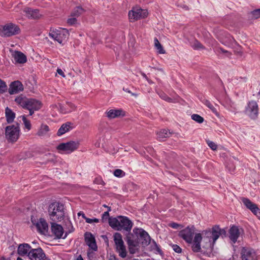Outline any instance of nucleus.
Wrapping results in <instances>:
<instances>
[{
    "label": "nucleus",
    "instance_id": "nucleus-1",
    "mask_svg": "<svg viewBox=\"0 0 260 260\" xmlns=\"http://www.w3.org/2000/svg\"><path fill=\"white\" fill-rule=\"evenodd\" d=\"M202 234L204 235V241H206L203 248L207 249V253H211L217 239L220 236L225 237L226 232L224 229H220L218 225H214L211 229L203 231Z\"/></svg>",
    "mask_w": 260,
    "mask_h": 260
},
{
    "label": "nucleus",
    "instance_id": "nucleus-2",
    "mask_svg": "<svg viewBox=\"0 0 260 260\" xmlns=\"http://www.w3.org/2000/svg\"><path fill=\"white\" fill-rule=\"evenodd\" d=\"M109 224L114 230L121 231L123 233L132 230L133 226V222L127 217L121 215L109 218Z\"/></svg>",
    "mask_w": 260,
    "mask_h": 260
},
{
    "label": "nucleus",
    "instance_id": "nucleus-3",
    "mask_svg": "<svg viewBox=\"0 0 260 260\" xmlns=\"http://www.w3.org/2000/svg\"><path fill=\"white\" fill-rule=\"evenodd\" d=\"M50 219L54 222H58L63 219L64 216V206L58 202L51 203L48 208Z\"/></svg>",
    "mask_w": 260,
    "mask_h": 260
},
{
    "label": "nucleus",
    "instance_id": "nucleus-4",
    "mask_svg": "<svg viewBox=\"0 0 260 260\" xmlns=\"http://www.w3.org/2000/svg\"><path fill=\"white\" fill-rule=\"evenodd\" d=\"M115 245L116 251L118 253L119 256L122 258L126 257L127 251L126 246L122 238V235L119 233H115L113 236Z\"/></svg>",
    "mask_w": 260,
    "mask_h": 260
},
{
    "label": "nucleus",
    "instance_id": "nucleus-5",
    "mask_svg": "<svg viewBox=\"0 0 260 260\" xmlns=\"http://www.w3.org/2000/svg\"><path fill=\"white\" fill-rule=\"evenodd\" d=\"M20 129L19 124L7 126L5 129L6 138L9 142H15L19 138Z\"/></svg>",
    "mask_w": 260,
    "mask_h": 260
},
{
    "label": "nucleus",
    "instance_id": "nucleus-6",
    "mask_svg": "<svg viewBox=\"0 0 260 260\" xmlns=\"http://www.w3.org/2000/svg\"><path fill=\"white\" fill-rule=\"evenodd\" d=\"M20 32V29L18 25L13 23H9L4 26L2 36L9 37L18 35Z\"/></svg>",
    "mask_w": 260,
    "mask_h": 260
},
{
    "label": "nucleus",
    "instance_id": "nucleus-7",
    "mask_svg": "<svg viewBox=\"0 0 260 260\" xmlns=\"http://www.w3.org/2000/svg\"><path fill=\"white\" fill-rule=\"evenodd\" d=\"M194 232L195 228L194 226H192L191 228L187 226L179 232V236L187 243H192Z\"/></svg>",
    "mask_w": 260,
    "mask_h": 260
},
{
    "label": "nucleus",
    "instance_id": "nucleus-8",
    "mask_svg": "<svg viewBox=\"0 0 260 260\" xmlns=\"http://www.w3.org/2000/svg\"><path fill=\"white\" fill-rule=\"evenodd\" d=\"M202 239L203 240V242L205 243V245L206 241H204V235H203L202 234L200 233H198L195 235V236L194 237L193 240H192V242L193 243L191 246L192 250L194 252H201L204 254H208L209 253L206 252V249H205V251H203L201 250V242L202 241ZM203 245H204V244ZM209 253L210 254L211 253Z\"/></svg>",
    "mask_w": 260,
    "mask_h": 260
},
{
    "label": "nucleus",
    "instance_id": "nucleus-9",
    "mask_svg": "<svg viewBox=\"0 0 260 260\" xmlns=\"http://www.w3.org/2000/svg\"><path fill=\"white\" fill-rule=\"evenodd\" d=\"M148 12L146 10L140 8H134L128 13V16L131 20L134 21L144 18L147 16Z\"/></svg>",
    "mask_w": 260,
    "mask_h": 260
},
{
    "label": "nucleus",
    "instance_id": "nucleus-10",
    "mask_svg": "<svg viewBox=\"0 0 260 260\" xmlns=\"http://www.w3.org/2000/svg\"><path fill=\"white\" fill-rule=\"evenodd\" d=\"M79 146V143L78 141H70L67 143H60L57 146V149L70 153L77 149Z\"/></svg>",
    "mask_w": 260,
    "mask_h": 260
},
{
    "label": "nucleus",
    "instance_id": "nucleus-11",
    "mask_svg": "<svg viewBox=\"0 0 260 260\" xmlns=\"http://www.w3.org/2000/svg\"><path fill=\"white\" fill-rule=\"evenodd\" d=\"M28 258L30 260H45L46 254L40 247L32 248L28 253Z\"/></svg>",
    "mask_w": 260,
    "mask_h": 260
},
{
    "label": "nucleus",
    "instance_id": "nucleus-12",
    "mask_svg": "<svg viewBox=\"0 0 260 260\" xmlns=\"http://www.w3.org/2000/svg\"><path fill=\"white\" fill-rule=\"evenodd\" d=\"M67 32L64 31V30H51L49 33V36L51 38L60 44L67 38Z\"/></svg>",
    "mask_w": 260,
    "mask_h": 260
},
{
    "label": "nucleus",
    "instance_id": "nucleus-13",
    "mask_svg": "<svg viewBox=\"0 0 260 260\" xmlns=\"http://www.w3.org/2000/svg\"><path fill=\"white\" fill-rule=\"evenodd\" d=\"M246 112L252 119L257 117L258 114V105L253 101L249 102L246 109Z\"/></svg>",
    "mask_w": 260,
    "mask_h": 260
},
{
    "label": "nucleus",
    "instance_id": "nucleus-14",
    "mask_svg": "<svg viewBox=\"0 0 260 260\" xmlns=\"http://www.w3.org/2000/svg\"><path fill=\"white\" fill-rule=\"evenodd\" d=\"M84 239L86 244L90 249L95 251L98 250V246L95 238L91 233L88 232H86L84 234Z\"/></svg>",
    "mask_w": 260,
    "mask_h": 260
},
{
    "label": "nucleus",
    "instance_id": "nucleus-15",
    "mask_svg": "<svg viewBox=\"0 0 260 260\" xmlns=\"http://www.w3.org/2000/svg\"><path fill=\"white\" fill-rule=\"evenodd\" d=\"M242 260H256V255L253 250L243 247L241 250Z\"/></svg>",
    "mask_w": 260,
    "mask_h": 260
},
{
    "label": "nucleus",
    "instance_id": "nucleus-16",
    "mask_svg": "<svg viewBox=\"0 0 260 260\" xmlns=\"http://www.w3.org/2000/svg\"><path fill=\"white\" fill-rule=\"evenodd\" d=\"M23 90V85L22 83L18 81L12 82L9 88V92L10 94H14L18 93Z\"/></svg>",
    "mask_w": 260,
    "mask_h": 260
},
{
    "label": "nucleus",
    "instance_id": "nucleus-17",
    "mask_svg": "<svg viewBox=\"0 0 260 260\" xmlns=\"http://www.w3.org/2000/svg\"><path fill=\"white\" fill-rule=\"evenodd\" d=\"M240 235V229L237 226L233 225L229 230V238L235 244Z\"/></svg>",
    "mask_w": 260,
    "mask_h": 260
},
{
    "label": "nucleus",
    "instance_id": "nucleus-18",
    "mask_svg": "<svg viewBox=\"0 0 260 260\" xmlns=\"http://www.w3.org/2000/svg\"><path fill=\"white\" fill-rule=\"evenodd\" d=\"M51 231L57 239H60L63 234L62 226L54 222L51 223Z\"/></svg>",
    "mask_w": 260,
    "mask_h": 260
},
{
    "label": "nucleus",
    "instance_id": "nucleus-19",
    "mask_svg": "<svg viewBox=\"0 0 260 260\" xmlns=\"http://www.w3.org/2000/svg\"><path fill=\"white\" fill-rule=\"evenodd\" d=\"M32 249L28 244L22 243L19 245L17 251L19 255L21 256L26 255L28 257V253Z\"/></svg>",
    "mask_w": 260,
    "mask_h": 260
},
{
    "label": "nucleus",
    "instance_id": "nucleus-20",
    "mask_svg": "<svg viewBox=\"0 0 260 260\" xmlns=\"http://www.w3.org/2000/svg\"><path fill=\"white\" fill-rule=\"evenodd\" d=\"M26 109H32L35 111H38L41 109L42 103L38 100L34 99H29Z\"/></svg>",
    "mask_w": 260,
    "mask_h": 260
},
{
    "label": "nucleus",
    "instance_id": "nucleus-21",
    "mask_svg": "<svg viewBox=\"0 0 260 260\" xmlns=\"http://www.w3.org/2000/svg\"><path fill=\"white\" fill-rule=\"evenodd\" d=\"M26 16L28 18L38 19L41 16L39 11L37 9H32L31 8H27L24 10Z\"/></svg>",
    "mask_w": 260,
    "mask_h": 260
},
{
    "label": "nucleus",
    "instance_id": "nucleus-22",
    "mask_svg": "<svg viewBox=\"0 0 260 260\" xmlns=\"http://www.w3.org/2000/svg\"><path fill=\"white\" fill-rule=\"evenodd\" d=\"M39 228H37L38 231L42 234H45L48 231V225L46 220L40 218L39 222Z\"/></svg>",
    "mask_w": 260,
    "mask_h": 260
},
{
    "label": "nucleus",
    "instance_id": "nucleus-23",
    "mask_svg": "<svg viewBox=\"0 0 260 260\" xmlns=\"http://www.w3.org/2000/svg\"><path fill=\"white\" fill-rule=\"evenodd\" d=\"M124 115V112L121 109H111L107 112V117L110 119Z\"/></svg>",
    "mask_w": 260,
    "mask_h": 260
},
{
    "label": "nucleus",
    "instance_id": "nucleus-24",
    "mask_svg": "<svg viewBox=\"0 0 260 260\" xmlns=\"http://www.w3.org/2000/svg\"><path fill=\"white\" fill-rule=\"evenodd\" d=\"M140 237L139 239L141 241L142 244L144 246L148 245L151 241V238L145 230L141 231Z\"/></svg>",
    "mask_w": 260,
    "mask_h": 260
},
{
    "label": "nucleus",
    "instance_id": "nucleus-25",
    "mask_svg": "<svg viewBox=\"0 0 260 260\" xmlns=\"http://www.w3.org/2000/svg\"><path fill=\"white\" fill-rule=\"evenodd\" d=\"M14 58L15 61L19 63H24L27 61L26 55L18 51L15 52Z\"/></svg>",
    "mask_w": 260,
    "mask_h": 260
},
{
    "label": "nucleus",
    "instance_id": "nucleus-26",
    "mask_svg": "<svg viewBox=\"0 0 260 260\" xmlns=\"http://www.w3.org/2000/svg\"><path fill=\"white\" fill-rule=\"evenodd\" d=\"M125 235L124 240L126 241L127 245H131V243H138V241L134 239L135 235L131 232V230L125 231L123 233Z\"/></svg>",
    "mask_w": 260,
    "mask_h": 260
},
{
    "label": "nucleus",
    "instance_id": "nucleus-27",
    "mask_svg": "<svg viewBox=\"0 0 260 260\" xmlns=\"http://www.w3.org/2000/svg\"><path fill=\"white\" fill-rule=\"evenodd\" d=\"M241 201L244 205L251 212L255 211V209H257V205L252 203L249 199L245 198H242Z\"/></svg>",
    "mask_w": 260,
    "mask_h": 260
},
{
    "label": "nucleus",
    "instance_id": "nucleus-28",
    "mask_svg": "<svg viewBox=\"0 0 260 260\" xmlns=\"http://www.w3.org/2000/svg\"><path fill=\"white\" fill-rule=\"evenodd\" d=\"M28 100L29 99L21 94L16 98L15 101L22 108L26 109Z\"/></svg>",
    "mask_w": 260,
    "mask_h": 260
},
{
    "label": "nucleus",
    "instance_id": "nucleus-29",
    "mask_svg": "<svg viewBox=\"0 0 260 260\" xmlns=\"http://www.w3.org/2000/svg\"><path fill=\"white\" fill-rule=\"evenodd\" d=\"M72 123L70 122H66L63 124L58 130L57 135L60 136L67 132H69L70 129H72L71 127Z\"/></svg>",
    "mask_w": 260,
    "mask_h": 260
},
{
    "label": "nucleus",
    "instance_id": "nucleus-30",
    "mask_svg": "<svg viewBox=\"0 0 260 260\" xmlns=\"http://www.w3.org/2000/svg\"><path fill=\"white\" fill-rule=\"evenodd\" d=\"M6 117L8 123H12L15 117V114L11 109L7 107L5 109Z\"/></svg>",
    "mask_w": 260,
    "mask_h": 260
},
{
    "label": "nucleus",
    "instance_id": "nucleus-31",
    "mask_svg": "<svg viewBox=\"0 0 260 260\" xmlns=\"http://www.w3.org/2000/svg\"><path fill=\"white\" fill-rule=\"evenodd\" d=\"M157 138L159 140L161 141L164 138H167L169 137L171 133L170 132H168L167 129H164L160 131L159 132L157 133Z\"/></svg>",
    "mask_w": 260,
    "mask_h": 260
},
{
    "label": "nucleus",
    "instance_id": "nucleus-32",
    "mask_svg": "<svg viewBox=\"0 0 260 260\" xmlns=\"http://www.w3.org/2000/svg\"><path fill=\"white\" fill-rule=\"evenodd\" d=\"M49 131V126L45 124H42L37 134L39 136H44Z\"/></svg>",
    "mask_w": 260,
    "mask_h": 260
},
{
    "label": "nucleus",
    "instance_id": "nucleus-33",
    "mask_svg": "<svg viewBox=\"0 0 260 260\" xmlns=\"http://www.w3.org/2000/svg\"><path fill=\"white\" fill-rule=\"evenodd\" d=\"M151 250L154 251L155 253H158L160 255L163 254V252L160 249L159 246L157 244L156 242L154 240L152 241V243L150 246Z\"/></svg>",
    "mask_w": 260,
    "mask_h": 260
},
{
    "label": "nucleus",
    "instance_id": "nucleus-34",
    "mask_svg": "<svg viewBox=\"0 0 260 260\" xmlns=\"http://www.w3.org/2000/svg\"><path fill=\"white\" fill-rule=\"evenodd\" d=\"M85 12L84 9L81 6L76 7L72 13V16L78 17Z\"/></svg>",
    "mask_w": 260,
    "mask_h": 260
},
{
    "label": "nucleus",
    "instance_id": "nucleus-35",
    "mask_svg": "<svg viewBox=\"0 0 260 260\" xmlns=\"http://www.w3.org/2000/svg\"><path fill=\"white\" fill-rule=\"evenodd\" d=\"M154 41L155 47L158 50V52L160 54L165 53V50L164 49L162 45L160 44L157 39L155 38Z\"/></svg>",
    "mask_w": 260,
    "mask_h": 260
},
{
    "label": "nucleus",
    "instance_id": "nucleus-36",
    "mask_svg": "<svg viewBox=\"0 0 260 260\" xmlns=\"http://www.w3.org/2000/svg\"><path fill=\"white\" fill-rule=\"evenodd\" d=\"M225 108L227 109L232 110V109H235V104L230 99H225V101L223 103H221Z\"/></svg>",
    "mask_w": 260,
    "mask_h": 260
},
{
    "label": "nucleus",
    "instance_id": "nucleus-37",
    "mask_svg": "<svg viewBox=\"0 0 260 260\" xmlns=\"http://www.w3.org/2000/svg\"><path fill=\"white\" fill-rule=\"evenodd\" d=\"M203 103L205 104L207 107H208L215 115H218V113L217 112L216 108L211 104L210 102L207 100H204Z\"/></svg>",
    "mask_w": 260,
    "mask_h": 260
},
{
    "label": "nucleus",
    "instance_id": "nucleus-38",
    "mask_svg": "<svg viewBox=\"0 0 260 260\" xmlns=\"http://www.w3.org/2000/svg\"><path fill=\"white\" fill-rule=\"evenodd\" d=\"M138 243H131V245H128V251L132 254H134L136 253L138 249L136 247L138 246Z\"/></svg>",
    "mask_w": 260,
    "mask_h": 260
},
{
    "label": "nucleus",
    "instance_id": "nucleus-39",
    "mask_svg": "<svg viewBox=\"0 0 260 260\" xmlns=\"http://www.w3.org/2000/svg\"><path fill=\"white\" fill-rule=\"evenodd\" d=\"M192 47L196 50L204 49V46L198 40H195L191 45Z\"/></svg>",
    "mask_w": 260,
    "mask_h": 260
},
{
    "label": "nucleus",
    "instance_id": "nucleus-40",
    "mask_svg": "<svg viewBox=\"0 0 260 260\" xmlns=\"http://www.w3.org/2000/svg\"><path fill=\"white\" fill-rule=\"evenodd\" d=\"M191 119L199 123H203L204 120L203 117L197 114H192L191 115Z\"/></svg>",
    "mask_w": 260,
    "mask_h": 260
},
{
    "label": "nucleus",
    "instance_id": "nucleus-41",
    "mask_svg": "<svg viewBox=\"0 0 260 260\" xmlns=\"http://www.w3.org/2000/svg\"><path fill=\"white\" fill-rule=\"evenodd\" d=\"M158 94L160 98H161L162 100L167 101L168 102H172L173 100L169 98L165 93H164L162 91H160L159 92H158Z\"/></svg>",
    "mask_w": 260,
    "mask_h": 260
},
{
    "label": "nucleus",
    "instance_id": "nucleus-42",
    "mask_svg": "<svg viewBox=\"0 0 260 260\" xmlns=\"http://www.w3.org/2000/svg\"><path fill=\"white\" fill-rule=\"evenodd\" d=\"M7 89V86L6 82L0 79V93L5 92Z\"/></svg>",
    "mask_w": 260,
    "mask_h": 260
},
{
    "label": "nucleus",
    "instance_id": "nucleus-43",
    "mask_svg": "<svg viewBox=\"0 0 260 260\" xmlns=\"http://www.w3.org/2000/svg\"><path fill=\"white\" fill-rule=\"evenodd\" d=\"M114 175L117 177H122L125 175V173L121 169H116L114 171Z\"/></svg>",
    "mask_w": 260,
    "mask_h": 260
},
{
    "label": "nucleus",
    "instance_id": "nucleus-44",
    "mask_svg": "<svg viewBox=\"0 0 260 260\" xmlns=\"http://www.w3.org/2000/svg\"><path fill=\"white\" fill-rule=\"evenodd\" d=\"M251 18L254 19H257L260 17V9H257L253 10L250 13Z\"/></svg>",
    "mask_w": 260,
    "mask_h": 260
},
{
    "label": "nucleus",
    "instance_id": "nucleus-45",
    "mask_svg": "<svg viewBox=\"0 0 260 260\" xmlns=\"http://www.w3.org/2000/svg\"><path fill=\"white\" fill-rule=\"evenodd\" d=\"M22 120L24 124L25 127L28 130H30L31 128V124L30 121L27 120L25 116L23 115L22 116Z\"/></svg>",
    "mask_w": 260,
    "mask_h": 260
},
{
    "label": "nucleus",
    "instance_id": "nucleus-46",
    "mask_svg": "<svg viewBox=\"0 0 260 260\" xmlns=\"http://www.w3.org/2000/svg\"><path fill=\"white\" fill-rule=\"evenodd\" d=\"M144 231V230L141 229V228H135L134 229H133V233L135 235H136V236L137 237V239L136 240H138L139 239V237H140L141 236V231Z\"/></svg>",
    "mask_w": 260,
    "mask_h": 260
},
{
    "label": "nucleus",
    "instance_id": "nucleus-47",
    "mask_svg": "<svg viewBox=\"0 0 260 260\" xmlns=\"http://www.w3.org/2000/svg\"><path fill=\"white\" fill-rule=\"evenodd\" d=\"M207 143L209 146V147L213 150H215L217 149V145L212 141H210L209 140L207 141Z\"/></svg>",
    "mask_w": 260,
    "mask_h": 260
},
{
    "label": "nucleus",
    "instance_id": "nucleus-48",
    "mask_svg": "<svg viewBox=\"0 0 260 260\" xmlns=\"http://www.w3.org/2000/svg\"><path fill=\"white\" fill-rule=\"evenodd\" d=\"M172 248L174 251L178 253H180L182 252L181 248L176 244H173Z\"/></svg>",
    "mask_w": 260,
    "mask_h": 260
},
{
    "label": "nucleus",
    "instance_id": "nucleus-49",
    "mask_svg": "<svg viewBox=\"0 0 260 260\" xmlns=\"http://www.w3.org/2000/svg\"><path fill=\"white\" fill-rule=\"evenodd\" d=\"M110 217H109V213H108V211H106L102 214V220L104 222L106 221L107 219H109Z\"/></svg>",
    "mask_w": 260,
    "mask_h": 260
},
{
    "label": "nucleus",
    "instance_id": "nucleus-50",
    "mask_svg": "<svg viewBox=\"0 0 260 260\" xmlns=\"http://www.w3.org/2000/svg\"><path fill=\"white\" fill-rule=\"evenodd\" d=\"M31 221L32 223L35 225L36 228H39V220L38 221L34 216H31Z\"/></svg>",
    "mask_w": 260,
    "mask_h": 260
},
{
    "label": "nucleus",
    "instance_id": "nucleus-51",
    "mask_svg": "<svg viewBox=\"0 0 260 260\" xmlns=\"http://www.w3.org/2000/svg\"><path fill=\"white\" fill-rule=\"evenodd\" d=\"M169 226L174 229H178L180 227L182 228V226L179 224L175 222H171L169 224Z\"/></svg>",
    "mask_w": 260,
    "mask_h": 260
},
{
    "label": "nucleus",
    "instance_id": "nucleus-52",
    "mask_svg": "<svg viewBox=\"0 0 260 260\" xmlns=\"http://www.w3.org/2000/svg\"><path fill=\"white\" fill-rule=\"evenodd\" d=\"M77 22V19L75 18H69L68 20V24L70 25H73L75 24Z\"/></svg>",
    "mask_w": 260,
    "mask_h": 260
},
{
    "label": "nucleus",
    "instance_id": "nucleus-53",
    "mask_svg": "<svg viewBox=\"0 0 260 260\" xmlns=\"http://www.w3.org/2000/svg\"><path fill=\"white\" fill-rule=\"evenodd\" d=\"M252 212L260 219V209L258 207H257V209H255V211Z\"/></svg>",
    "mask_w": 260,
    "mask_h": 260
},
{
    "label": "nucleus",
    "instance_id": "nucleus-54",
    "mask_svg": "<svg viewBox=\"0 0 260 260\" xmlns=\"http://www.w3.org/2000/svg\"><path fill=\"white\" fill-rule=\"evenodd\" d=\"M60 107V112L62 113H66L68 112H70L71 111V110H66L63 106H62L61 105L59 106Z\"/></svg>",
    "mask_w": 260,
    "mask_h": 260
},
{
    "label": "nucleus",
    "instance_id": "nucleus-55",
    "mask_svg": "<svg viewBox=\"0 0 260 260\" xmlns=\"http://www.w3.org/2000/svg\"><path fill=\"white\" fill-rule=\"evenodd\" d=\"M123 90L125 91V92H127L129 93L132 94V95H134L135 96H137L138 94L136 93H132L128 88L123 87Z\"/></svg>",
    "mask_w": 260,
    "mask_h": 260
},
{
    "label": "nucleus",
    "instance_id": "nucleus-56",
    "mask_svg": "<svg viewBox=\"0 0 260 260\" xmlns=\"http://www.w3.org/2000/svg\"><path fill=\"white\" fill-rule=\"evenodd\" d=\"M57 73H58L59 75H61V76H62L63 77H66V76H65V75H64V73H63V72L62 71V70H61V69H57Z\"/></svg>",
    "mask_w": 260,
    "mask_h": 260
},
{
    "label": "nucleus",
    "instance_id": "nucleus-57",
    "mask_svg": "<svg viewBox=\"0 0 260 260\" xmlns=\"http://www.w3.org/2000/svg\"><path fill=\"white\" fill-rule=\"evenodd\" d=\"M67 105L69 107H70L71 108V110L72 111V110L74 109H75V106L74 104H73L72 103H70V102H67Z\"/></svg>",
    "mask_w": 260,
    "mask_h": 260
},
{
    "label": "nucleus",
    "instance_id": "nucleus-58",
    "mask_svg": "<svg viewBox=\"0 0 260 260\" xmlns=\"http://www.w3.org/2000/svg\"><path fill=\"white\" fill-rule=\"evenodd\" d=\"M109 260H119L114 254H111L109 256Z\"/></svg>",
    "mask_w": 260,
    "mask_h": 260
},
{
    "label": "nucleus",
    "instance_id": "nucleus-59",
    "mask_svg": "<svg viewBox=\"0 0 260 260\" xmlns=\"http://www.w3.org/2000/svg\"><path fill=\"white\" fill-rule=\"evenodd\" d=\"M219 50H220V51L222 52V53H228V56H230L231 55V53H230L229 51H228L227 50H224V49L222 48H219Z\"/></svg>",
    "mask_w": 260,
    "mask_h": 260
},
{
    "label": "nucleus",
    "instance_id": "nucleus-60",
    "mask_svg": "<svg viewBox=\"0 0 260 260\" xmlns=\"http://www.w3.org/2000/svg\"><path fill=\"white\" fill-rule=\"evenodd\" d=\"M86 221V222L88 223H92V219L87 218V217H85L84 219Z\"/></svg>",
    "mask_w": 260,
    "mask_h": 260
},
{
    "label": "nucleus",
    "instance_id": "nucleus-61",
    "mask_svg": "<svg viewBox=\"0 0 260 260\" xmlns=\"http://www.w3.org/2000/svg\"><path fill=\"white\" fill-rule=\"evenodd\" d=\"M78 215L79 216H81L83 217V218H84V219H85V217H86V216H85V214H84L83 212H82V211L79 212L78 213Z\"/></svg>",
    "mask_w": 260,
    "mask_h": 260
},
{
    "label": "nucleus",
    "instance_id": "nucleus-62",
    "mask_svg": "<svg viewBox=\"0 0 260 260\" xmlns=\"http://www.w3.org/2000/svg\"><path fill=\"white\" fill-rule=\"evenodd\" d=\"M26 156L28 157H30L32 156V154L30 152H26Z\"/></svg>",
    "mask_w": 260,
    "mask_h": 260
},
{
    "label": "nucleus",
    "instance_id": "nucleus-63",
    "mask_svg": "<svg viewBox=\"0 0 260 260\" xmlns=\"http://www.w3.org/2000/svg\"><path fill=\"white\" fill-rule=\"evenodd\" d=\"M28 110H29V115H32L34 113V111H35L34 109H29Z\"/></svg>",
    "mask_w": 260,
    "mask_h": 260
},
{
    "label": "nucleus",
    "instance_id": "nucleus-64",
    "mask_svg": "<svg viewBox=\"0 0 260 260\" xmlns=\"http://www.w3.org/2000/svg\"><path fill=\"white\" fill-rule=\"evenodd\" d=\"M77 260H84L81 255H79L77 258Z\"/></svg>",
    "mask_w": 260,
    "mask_h": 260
}]
</instances>
